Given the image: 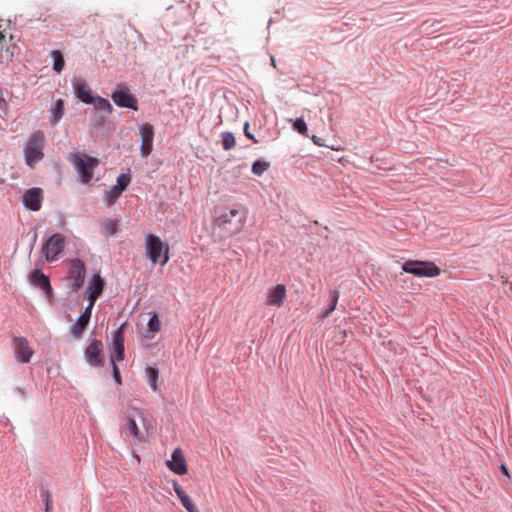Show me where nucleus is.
Segmentation results:
<instances>
[{
  "instance_id": "f257e3e1",
  "label": "nucleus",
  "mask_w": 512,
  "mask_h": 512,
  "mask_svg": "<svg viewBox=\"0 0 512 512\" xmlns=\"http://www.w3.org/2000/svg\"><path fill=\"white\" fill-rule=\"evenodd\" d=\"M151 422L148 420L147 414L144 410L136 407H131L127 410L125 415L124 431L127 435L131 436L138 441H145V433L152 428Z\"/></svg>"
},
{
  "instance_id": "f03ea898",
  "label": "nucleus",
  "mask_w": 512,
  "mask_h": 512,
  "mask_svg": "<svg viewBox=\"0 0 512 512\" xmlns=\"http://www.w3.org/2000/svg\"><path fill=\"white\" fill-rule=\"evenodd\" d=\"M44 146L45 136L42 131L37 130L29 135V138L24 147L25 162L28 166L34 167L36 163L43 159Z\"/></svg>"
},
{
  "instance_id": "7ed1b4c3",
  "label": "nucleus",
  "mask_w": 512,
  "mask_h": 512,
  "mask_svg": "<svg viewBox=\"0 0 512 512\" xmlns=\"http://www.w3.org/2000/svg\"><path fill=\"white\" fill-rule=\"evenodd\" d=\"M70 162L79 173L80 181L83 184H87L93 179L94 169L100 165L98 158L83 153L71 154Z\"/></svg>"
},
{
  "instance_id": "20e7f679",
  "label": "nucleus",
  "mask_w": 512,
  "mask_h": 512,
  "mask_svg": "<svg viewBox=\"0 0 512 512\" xmlns=\"http://www.w3.org/2000/svg\"><path fill=\"white\" fill-rule=\"evenodd\" d=\"M145 248L146 255L152 263L166 265L169 261V247H164V243L159 236L146 235Z\"/></svg>"
},
{
  "instance_id": "39448f33",
  "label": "nucleus",
  "mask_w": 512,
  "mask_h": 512,
  "mask_svg": "<svg viewBox=\"0 0 512 512\" xmlns=\"http://www.w3.org/2000/svg\"><path fill=\"white\" fill-rule=\"evenodd\" d=\"M406 273L417 277H436L440 274V268L433 262L408 260L402 265Z\"/></svg>"
},
{
  "instance_id": "423d86ee",
  "label": "nucleus",
  "mask_w": 512,
  "mask_h": 512,
  "mask_svg": "<svg viewBox=\"0 0 512 512\" xmlns=\"http://www.w3.org/2000/svg\"><path fill=\"white\" fill-rule=\"evenodd\" d=\"M65 247V237L56 233L49 237L42 245L41 252L49 262L54 261L63 252Z\"/></svg>"
},
{
  "instance_id": "0eeeda50",
  "label": "nucleus",
  "mask_w": 512,
  "mask_h": 512,
  "mask_svg": "<svg viewBox=\"0 0 512 512\" xmlns=\"http://www.w3.org/2000/svg\"><path fill=\"white\" fill-rule=\"evenodd\" d=\"M12 348L15 360L19 363H29L34 355V350L26 337L16 336L12 338Z\"/></svg>"
},
{
  "instance_id": "6e6552de",
  "label": "nucleus",
  "mask_w": 512,
  "mask_h": 512,
  "mask_svg": "<svg viewBox=\"0 0 512 512\" xmlns=\"http://www.w3.org/2000/svg\"><path fill=\"white\" fill-rule=\"evenodd\" d=\"M113 102L123 108L138 110L137 98L130 93L129 89L125 86H120L111 94Z\"/></svg>"
},
{
  "instance_id": "1a4fd4ad",
  "label": "nucleus",
  "mask_w": 512,
  "mask_h": 512,
  "mask_svg": "<svg viewBox=\"0 0 512 512\" xmlns=\"http://www.w3.org/2000/svg\"><path fill=\"white\" fill-rule=\"evenodd\" d=\"M84 356L86 361L95 367L103 366L104 364V351L103 343L100 340L94 339L85 348Z\"/></svg>"
},
{
  "instance_id": "9d476101",
  "label": "nucleus",
  "mask_w": 512,
  "mask_h": 512,
  "mask_svg": "<svg viewBox=\"0 0 512 512\" xmlns=\"http://www.w3.org/2000/svg\"><path fill=\"white\" fill-rule=\"evenodd\" d=\"M86 275V266L80 259H73L70 261L69 280L71 287L77 291L84 283Z\"/></svg>"
},
{
  "instance_id": "9b49d317",
  "label": "nucleus",
  "mask_w": 512,
  "mask_h": 512,
  "mask_svg": "<svg viewBox=\"0 0 512 512\" xmlns=\"http://www.w3.org/2000/svg\"><path fill=\"white\" fill-rule=\"evenodd\" d=\"M126 323L122 324L114 333L113 347L110 355L111 364L123 361L125 357L124 349V328Z\"/></svg>"
},
{
  "instance_id": "f8f14e48",
  "label": "nucleus",
  "mask_w": 512,
  "mask_h": 512,
  "mask_svg": "<svg viewBox=\"0 0 512 512\" xmlns=\"http://www.w3.org/2000/svg\"><path fill=\"white\" fill-rule=\"evenodd\" d=\"M139 134L141 136L140 154L145 158L153 150L154 128L151 124H142L139 127Z\"/></svg>"
},
{
  "instance_id": "ddd939ff",
  "label": "nucleus",
  "mask_w": 512,
  "mask_h": 512,
  "mask_svg": "<svg viewBox=\"0 0 512 512\" xmlns=\"http://www.w3.org/2000/svg\"><path fill=\"white\" fill-rule=\"evenodd\" d=\"M286 296L285 285L277 284L267 290L265 303L267 306L279 308L284 304Z\"/></svg>"
},
{
  "instance_id": "4468645a",
  "label": "nucleus",
  "mask_w": 512,
  "mask_h": 512,
  "mask_svg": "<svg viewBox=\"0 0 512 512\" xmlns=\"http://www.w3.org/2000/svg\"><path fill=\"white\" fill-rule=\"evenodd\" d=\"M168 468L177 475H184L188 468L184 453L181 448H176L171 455V459L167 461Z\"/></svg>"
},
{
  "instance_id": "2eb2a0df",
  "label": "nucleus",
  "mask_w": 512,
  "mask_h": 512,
  "mask_svg": "<svg viewBox=\"0 0 512 512\" xmlns=\"http://www.w3.org/2000/svg\"><path fill=\"white\" fill-rule=\"evenodd\" d=\"M43 200V191L41 188H31L23 195V204L31 211H39Z\"/></svg>"
},
{
  "instance_id": "dca6fc26",
  "label": "nucleus",
  "mask_w": 512,
  "mask_h": 512,
  "mask_svg": "<svg viewBox=\"0 0 512 512\" xmlns=\"http://www.w3.org/2000/svg\"><path fill=\"white\" fill-rule=\"evenodd\" d=\"M239 216L237 225H236V231H240L245 223V215L240 216V211L238 209H229L224 211L221 215H219L216 219V223L220 227H225L227 224L232 223V220Z\"/></svg>"
},
{
  "instance_id": "f3484780",
  "label": "nucleus",
  "mask_w": 512,
  "mask_h": 512,
  "mask_svg": "<svg viewBox=\"0 0 512 512\" xmlns=\"http://www.w3.org/2000/svg\"><path fill=\"white\" fill-rule=\"evenodd\" d=\"M104 285V280L99 274L93 275L87 287L86 294L88 300L96 301L97 298L102 294Z\"/></svg>"
},
{
  "instance_id": "a211bd4d",
  "label": "nucleus",
  "mask_w": 512,
  "mask_h": 512,
  "mask_svg": "<svg viewBox=\"0 0 512 512\" xmlns=\"http://www.w3.org/2000/svg\"><path fill=\"white\" fill-rule=\"evenodd\" d=\"M73 86H74V92L80 101H82L83 103H86V104L92 103V101H93L92 99L94 98V96L92 95V91L89 88L88 84L84 80H82V79L76 80L74 82Z\"/></svg>"
},
{
  "instance_id": "6ab92c4d",
  "label": "nucleus",
  "mask_w": 512,
  "mask_h": 512,
  "mask_svg": "<svg viewBox=\"0 0 512 512\" xmlns=\"http://www.w3.org/2000/svg\"><path fill=\"white\" fill-rule=\"evenodd\" d=\"M30 281L34 286H37L45 292L47 296L52 294V287L49 278L40 270H35L30 276Z\"/></svg>"
},
{
  "instance_id": "aec40b11",
  "label": "nucleus",
  "mask_w": 512,
  "mask_h": 512,
  "mask_svg": "<svg viewBox=\"0 0 512 512\" xmlns=\"http://www.w3.org/2000/svg\"><path fill=\"white\" fill-rule=\"evenodd\" d=\"M174 491L179 498L181 504L185 507L188 512H199L191 498L186 494L183 488L175 481L173 483Z\"/></svg>"
},
{
  "instance_id": "412c9836",
  "label": "nucleus",
  "mask_w": 512,
  "mask_h": 512,
  "mask_svg": "<svg viewBox=\"0 0 512 512\" xmlns=\"http://www.w3.org/2000/svg\"><path fill=\"white\" fill-rule=\"evenodd\" d=\"M49 112L51 114V124L52 125H55L57 124L63 117L64 115V102L62 99H58L57 101H55L50 109H49Z\"/></svg>"
},
{
  "instance_id": "4be33fe9",
  "label": "nucleus",
  "mask_w": 512,
  "mask_h": 512,
  "mask_svg": "<svg viewBox=\"0 0 512 512\" xmlns=\"http://www.w3.org/2000/svg\"><path fill=\"white\" fill-rule=\"evenodd\" d=\"M147 379L149 381L150 387L153 391H157L159 389L158 386V377H159V370L154 367H147L145 369Z\"/></svg>"
},
{
  "instance_id": "5701e85b",
  "label": "nucleus",
  "mask_w": 512,
  "mask_h": 512,
  "mask_svg": "<svg viewBox=\"0 0 512 512\" xmlns=\"http://www.w3.org/2000/svg\"><path fill=\"white\" fill-rule=\"evenodd\" d=\"M88 324H89V321L87 319L79 316L76 323L71 328V334L75 338H80Z\"/></svg>"
},
{
  "instance_id": "b1692460",
  "label": "nucleus",
  "mask_w": 512,
  "mask_h": 512,
  "mask_svg": "<svg viewBox=\"0 0 512 512\" xmlns=\"http://www.w3.org/2000/svg\"><path fill=\"white\" fill-rule=\"evenodd\" d=\"M92 103L95 107L96 110H101V111H105L107 113H111L112 110H113V107L111 105V103L105 99V98H102L100 96H94V98L92 99Z\"/></svg>"
},
{
  "instance_id": "393cba45",
  "label": "nucleus",
  "mask_w": 512,
  "mask_h": 512,
  "mask_svg": "<svg viewBox=\"0 0 512 512\" xmlns=\"http://www.w3.org/2000/svg\"><path fill=\"white\" fill-rule=\"evenodd\" d=\"M52 58H53V69L56 72H61L65 66V61L63 59V55L59 50L52 51Z\"/></svg>"
},
{
  "instance_id": "a878e982",
  "label": "nucleus",
  "mask_w": 512,
  "mask_h": 512,
  "mask_svg": "<svg viewBox=\"0 0 512 512\" xmlns=\"http://www.w3.org/2000/svg\"><path fill=\"white\" fill-rule=\"evenodd\" d=\"M221 138H222V146H223L224 150H230L236 144L235 136L231 132H223L221 134Z\"/></svg>"
},
{
  "instance_id": "bb28decb",
  "label": "nucleus",
  "mask_w": 512,
  "mask_h": 512,
  "mask_svg": "<svg viewBox=\"0 0 512 512\" xmlns=\"http://www.w3.org/2000/svg\"><path fill=\"white\" fill-rule=\"evenodd\" d=\"M131 182V175L129 173L120 174L117 178V184L114 185L122 192L128 187Z\"/></svg>"
},
{
  "instance_id": "cd10ccee",
  "label": "nucleus",
  "mask_w": 512,
  "mask_h": 512,
  "mask_svg": "<svg viewBox=\"0 0 512 512\" xmlns=\"http://www.w3.org/2000/svg\"><path fill=\"white\" fill-rule=\"evenodd\" d=\"M122 191L113 186L109 191L105 194V201L108 205H112L115 201L120 197Z\"/></svg>"
},
{
  "instance_id": "c85d7f7f",
  "label": "nucleus",
  "mask_w": 512,
  "mask_h": 512,
  "mask_svg": "<svg viewBox=\"0 0 512 512\" xmlns=\"http://www.w3.org/2000/svg\"><path fill=\"white\" fill-rule=\"evenodd\" d=\"M268 168L269 164L267 162L257 160L252 165V172L257 176H261Z\"/></svg>"
},
{
  "instance_id": "c756f323",
  "label": "nucleus",
  "mask_w": 512,
  "mask_h": 512,
  "mask_svg": "<svg viewBox=\"0 0 512 512\" xmlns=\"http://www.w3.org/2000/svg\"><path fill=\"white\" fill-rule=\"evenodd\" d=\"M293 128L303 136H308V128L305 121L302 118H297L293 122Z\"/></svg>"
},
{
  "instance_id": "7c9ffc66",
  "label": "nucleus",
  "mask_w": 512,
  "mask_h": 512,
  "mask_svg": "<svg viewBox=\"0 0 512 512\" xmlns=\"http://www.w3.org/2000/svg\"><path fill=\"white\" fill-rule=\"evenodd\" d=\"M330 297H331V304H330V307L322 315L323 318L329 316L335 310L338 299H339V293L337 291H332L330 293Z\"/></svg>"
},
{
  "instance_id": "2f4dec72",
  "label": "nucleus",
  "mask_w": 512,
  "mask_h": 512,
  "mask_svg": "<svg viewBox=\"0 0 512 512\" xmlns=\"http://www.w3.org/2000/svg\"><path fill=\"white\" fill-rule=\"evenodd\" d=\"M103 228L106 234L108 235H114L117 232L118 226L117 222L111 219L106 220L103 223Z\"/></svg>"
},
{
  "instance_id": "473e14b6",
  "label": "nucleus",
  "mask_w": 512,
  "mask_h": 512,
  "mask_svg": "<svg viewBox=\"0 0 512 512\" xmlns=\"http://www.w3.org/2000/svg\"><path fill=\"white\" fill-rule=\"evenodd\" d=\"M149 330L153 333L160 331L161 325L158 316L153 315L148 322Z\"/></svg>"
},
{
  "instance_id": "72a5a7b5",
  "label": "nucleus",
  "mask_w": 512,
  "mask_h": 512,
  "mask_svg": "<svg viewBox=\"0 0 512 512\" xmlns=\"http://www.w3.org/2000/svg\"><path fill=\"white\" fill-rule=\"evenodd\" d=\"M311 140L313 141V143L319 147H328V145H326L323 140L320 138V137H317L316 135H313L311 137ZM329 148L331 150H334V151H339L340 149L339 148H336V147H333V146H329Z\"/></svg>"
},
{
  "instance_id": "f704fd0d",
  "label": "nucleus",
  "mask_w": 512,
  "mask_h": 512,
  "mask_svg": "<svg viewBox=\"0 0 512 512\" xmlns=\"http://www.w3.org/2000/svg\"><path fill=\"white\" fill-rule=\"evenodd\" d=\"M95 302L96 301L89 300L88 306L85 308L84 312L80 316L90 321L92 309Z\"/></svg>"
},
{
  "instance_id": "c9c22d12",
  "label": "nucleus",
  "mask_w": 512,
  "mask_h": 512,
  "mask_svg": "<svg viewBox=\"0 0 512 512\" xmlns=\"http://www.w3.org/2000/svg\"><path fill=\"white\" fill-rule=\"evenodd\" d=\"M95 302L96 301L89 300L88 306L85 308L84 312L80 316L90 321L92 309Z\"/></svg>"
},
{
  "instance_id": "e433bc0d",
  "label": "nucleus",
  "mask_w": 512,
  "mask_h": 512,
  "mask_svg": "<svg viewBox=\"0 0 512 512\" xmlns=\"http://www.w3.org/2000/svg\"><path fill=\"white\" fill-rule=\"evenodd\" d=\"M7 112H8V104L5 100V98L3 97L2 91L0 90V114L3 113L6 115Z\"/></svg>"
},
{
  "instance_id": "4c0bfd02",
  "label": "nucleus",
  "mask_w": 512,
  "mask_h": 512,
  "mask_svg": "<svg viewBox=\"0 0 512 512\" xmlns=\"http://www.w3.org/2000/svg\"><path fill=\"white\" fill-rule=\"evenodd\" d=\"M44 497H45V510H52L53 502H52L51 494L48 490H46L44 492Z\"/></svg>"
},
{
  "instance_id": "58836bf2",
  "label": "nucleus",
  "mask_w": 512,
  "mask_h": 512,
  "mask_svg": "<svg viewBox=\"0 0 512 512\" xmlns=\"http://www.w3.org/2000/svg\"><path fill=\"white\" fill-rule=\"evenodd\" d=\"M112 369H113V378H114L115 382L118 384H121V375H120L119 368L117 367V364H112Z\"/></svg>"
},
{
  "instance_id": "ea45409f",
  "label": "nucleus",
  "mask_w": 512,
  "mask_h": 512,
  "mask_svg": "<svg viewBox=\"0 0 512 512\" xmlns=\"http://www.w3.org/2000/svg\"><path fill=\"white\" fill-rule=\"evenodd\" d=\"M248 128H249V124L246 122L244 125V133H245L246 137L251 139L254 143H258V140L255 138V136L253 134H251L250 131H248Z\"/></svg>"
},
{
  "instance_id": "a19ab883",
  "label": "nucleus",
  "mask_w": 512,
  "mask_h": 512,
  "mask_svg": "<svg viewBox=\"0 0 512 512\" xmlns=\"http://www.w3.org/2000/svg\"><path fill=\"white\" fill-rule=\"evenodd\" d=\"M501 279H504L503 276H501ZM502 283L505 284L507 286V289L505 290V292L508 294V295H512V282L511 281H508V280H502Z\"/></svg>"
},
{
  "instance_id": "79ce46f5",
  "label": "nucleus",
  "mask_w": 512,
  "mask_h": 512,
  "mask_svg": "<svg viewBox=\"0 0 512 512\" xmlns=\"http://www.w3.org/2000/svg\"><path fill=\"white\" fill-rule=\"evenodd\" d=\"M501 471L509 477V472H508V469L505 465H501Z\"/></svg>"
},
{
  "instance_id": "37998d69",
  "label": "nucleus",
  "mask_w": 512,
  "mask_h": 512,
  "mask_svg": "<svg viewBox=\"0 0 512 512\" xmlns=\"http://www.w3.org/2000/svg\"><path fill=\"white\" fill-rule=\"evenodd\" d=\"M18 391H19V393H20L21 395H24V394H25V393H24V390H23L22 388H18Z\"/></svg>"
},
{
  "instance_id": "c03bdc74",
  "label": "nucleus",
  "mask_w": 512,
  "mask_h": 512,
  "mask_svg": "<svg viewBox=\"0 0 512 512\" xmlns=\"http://www.w3.org/2000/svg\"><path fill=\"white\" fill-rule=\"evenodd\" d=\"M271 64L274 65V58L273 57L271 58Z\"/></svg>"
},
{
  "instance_id": "a18cd8bd",
  "label": "nucleus",
  "mask_w": 512,
  "mask_h": 512,
  "mask_svg": "<svg viewBox=\"0 0 512 512\" xmlns=\"http://www.w3.org/2000/svg\"><path fill=\"white\" fill-rule=\"evenodd\" d=\"M45 512H51V510H45Z\"/></svg>"
}]
</instances>
